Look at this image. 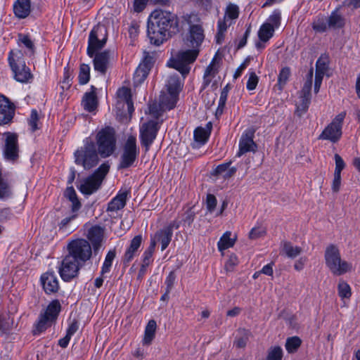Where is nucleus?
<instances>
[{
  "instance_id": "4c0bfd02",
  "label": "nucleus",
  "mask_w": 360,
  "mask_h": 360,
  "mask_svg": "<svg viewBox=\"0 0 360 360\" xmlns=\"http://www.w3.org/2000/svg\"><path fill=\"white\" fill-rule=\"evenodd\" d=\"M65 196L72 202V212L78 211L81 207V203L78 200L77 193L72 186L68 187L65 191Z\"/></svg>"
},
{
  "instance_id": "9b49d317",
  "label": "nucleus",
  "mask_w": 360,
  "mask_h": 360,
  "mask_svg": "<svg viewBox=\"0 0 360 360\" xmlns=\"http://www.w3.org/2000/svg\"><path fill=\"white\" fill-rule=\"evenodd\" d=\"M345 116L346 112H341L337 115L319 135V139L328 140L333 143L338 141L342 136V123Z\"/></svg>"
},
{
  "instance_id": "c03bdc74",
  "label": "nucleus",
  "mask_w": 360,
  "mask_h": 360,
  "mask_svg": "<svg viewBox=\"0 0 360 360\" xmlns=\"http://www.w3.org/2000/svg\"><path fill=\"white\" fill-rule=\"evenodd\" d=\"M302 341L297 336L288 338L285 342V349L289 353H294L301 345Z\"/></svg>"
},
{
  "instance_id": "39448f33",
  "label": "nucleus",
  "mask_w": 360,
  "mask_h": 360,
  "mask_svg": "<svg viewBox=\"0 0 360 360\" xmlns=\"http://www.w3.org/2000/svg\"><path fill=\"white\" fill-rule=\"evenodd\" d=\"M191 48V49L179 51L175 57L167 62V65L178 70L184 78L190 72V64L195 60L200 52V47Z\"/></svg>"
},
{
  "instance_id": "58836bf2",
  "label": "nucleus",
  "mask_w": 360,
  "mask_h": 360,
  "mask_svg": "<svg viewBox=\"0 0 360 360\" xmlns=\"http://www.w3.org/2000/svg\"><path fill=\"white\" fill-rule=\"evenodd\" d=\"M282 251L284 254L290 258H295L298 256L302 251V248L299 246H293L290 242H283Z\"/></svg>"
},
{
  "instance_id": "6e6552de",
  "label": "nucleus",
  "mask_w": 360,
  "mask_h": 360,
  "mask_svg": "<svg viewBox=\"0 0 360 360\" xmlns=\"http://www.w3.org/2000/svg\"><path fill=\"white\" fill-rule=\"evenodd\" d=\"M68 255L84 265L92 256L93 248L89 241L77 238L70 241L67 245Z\"/></svg>"
},
{
  "instance_id": "ea45409f",
  "label": "nucleus",
  "mask_w": 360,
  "mask_h": 360,
  "mask_svg": "<svg viewBox=\"0 0 360 360\" xmlns=\"http://www.w3.org/2000/svg\"><path fill=\"white\" fill-rule=\"evenodd\" d=\"M290 75V68L288 67L283 68L278 74L277 84L275 85L274 88H276L278 91H281L287 84Z\"/></svg>"
},
{
  "instance_id": "79ce46f5",
  "label": "nucleus",
  "mask_w": 360,
  "mask_h": 360,
  "mask_svg": "<svg viewBox=\"0 0 360 360\" xmlns=\"http://www.w3.org/2000/svg\"><path fill=\"white\" fill-rule=\"evenodd\" d=\"M115 250H110L105 258V261L101 267V274L103 275L105 274L108 273L110 271V268L112 264V261L115 257Z\"/></svg>"
},
{
  "instance_id": "de8ad7c7",
  "label": "nucleus",
  "mask_w": 360,
  "mask_h": 360,
  "mask_svg": "<svg viewBox=\"0 0 360 360\" xmlns=\"http://www.w3.org/2000/svg\"><path fill=\"white\" fill-rule=\"evenodd\" d=\"M328 27V21L323 17H317L312 23V28L316 32H324Z\"/></svg>"
},
{
  "instance_id": "1a4fd4ad",
  "label": "nucleus",
  "mask_w": 360,
  "mask_h": 360,
  "mask_svg": "<svg viewBox=\"0 0 360 360\" xmlns=\"http://www.w3.org/2000/svg\"><path fill=\"white\" fill-rule=\"evenodd\" d=\"M139 154V148L134 136H128L122 147L118 169H127L132 167Z\"/></svg>"
},
{
  "instance_id": "4be33fe9",
  "label": "nucleus",
  "mask_w": 360,
  "mask_h": 360,
  "mask_svg": "<svg viewBox=\"0 0 360 360\" xmlns=\"http://www.w3.org/2000/svg\"><path fill=\"white\" fill-rule=\"evenodd\" d=\"M41 283L44 292L48 294H53L58 292L59 284L57 276L54 272H46L41 276Z\"/></svg>"
},
{
  "instance_id": "f8f14e48",
  "label": "nucleus",
  "mask_w": 360,
  "mask_h": 360,
  "mask_svg": "<svg viewBox=\"0 0 360 360\" xmlns=\"http://www.w3.org/2000/svg\"><path fill=\"white\" fill-rule=\"evenodd\" d=\"M160 126L155 120H150L143 123L140 127L139 139L141 146L145 148V153L148 152L150 148L156 139Z\"/></svg>"
},
{
  "instance_id": "0eeeda50",
  "label": "nucleus",
  "mask_w": 360,
  "mask_h": 360,
  "mask_svg": "<svg viewBox=\"0 0 360 360\" xmlns=\"http://www.w3.org/2000/svg\"><path fill=\"white\" fill-rule=\"evenodd\" d=\"M109 169L110 165L108 163L102 164L92 175L82 181L78 186L79 191L86 195H89L96 192L100 188Z\"/></svg>"
},
{
  "instance_id": "393cba45",
  "label": "nucleus",
  "mask_w": 360,
  "mask_h": 360,
  "mask_svg": "<svg viewBox=\"0 0 360 360\" xmlns=\"http://www.w3.org/2000/svg\"><path fill=\"white\" fill-rule=\"evenodd\" d=\"M178 96L174 93L162 92L160 96L159 105L162 110H169L174 108L178 101Z\"/></svg>"
},
{
  "instance_id": "20e7f679",
  "label": "nucleus",
  "mask_w": 360,
  "mask_h": 360,
  "mask_svg": "<svg viewBox=\"0 0 360 360\" xmlns=\"http://www.w3.org/2000/svg\"><path fill=\"white\" fill-rule=\"evenodd\" d=\"M324 257L327 267L333 275L340 276L352 269V264L341 259L338 248L333 244L326 248Z\"/></svg>"
},
{
  "instance_id": "c85d7f7f",
  "label": "nucleus",
  "mask_w": 360,
  "mask_h": 360,
  "mask_svg": "<svg viewBox=\"0 0 360 360\" xmlns=\"http://www.w3.org/2000/svg\"><path fill=\"white\" fill-rule=\"evenodd\" d=\"M221 60V57L217 53L204 72V86L208 85L210 82V80L207 79V77H214L218 72L219 65Z\"/></svg>"
},
{
  "instance_id": "603ef678",
  "label": "nucleus",
  "mask_w": 360,
  "mask_h": 360,
  "mask_svg": "<svg viewBox=\"0 0 360 360\" xmlns=\"http://www.w3.org/2000/svg\"><path fill=\"white\" fill-rule=\"evenodd\" d=\"M281 20V11L278 9H276L273 11L272 14L267 19L266 23H270L274 27V29L278 28L280 26Z\"/></svg>"
},
{
  "instance_id": "5701e85b",
  "label": "nucleus",
  "mask_w": 360,
  "mask_h": 360,
  "mask_svg": "<svg viewBox=\"0 0 360 360\" xmlns=\"http://www.w3.org/2000/svg\"><path fill=\"white\" fill-rule=\"evenodd\" d=\"M143 238L141 235L136 236L131 241L129 246L127 248L123 257L122 262L124 265L127 266L129 263L136 255L139 248L141 245Z\"/></svg>"
},
{
  "instance_id": "4468645a",
  "label": "nucleus",
  "mask_w": 360,
  "mask_h": 360,
  "mask_svg": "<svg viewBox=\"0 0 360 360\" xmlns=\"http://www.w3.org/2000/svg\"><path fill=\"white\" fill-rule=\"evenodd\" d=\"M313 69L308 74L306 82L300 92V101L296 105L295 113L298 117H302L308 110L311 103V89L312 86Z\"/></svg>"
},
{
  "instance_id": "0e129e2a",
  "label": "nucleus",
  "mask_w": 360,
  "mask_h": 360,
  "mask_svg": "<svg viewBox=\"0 0 360 360\" xmlns=\"http://www.w3.org/2000/svg\"><path fill=\"white\" fill-rule=\"evenodd\" d=\"M250 60V58L248 57L236 69L234 75L233 79H236L242 75L243 71L248 67Z\"/></svg>"
},
{
  "instance_id": "bb28decb",
  "label": "nucleus",
  "mask_w": 360,
  "mask_h": 360,
  "mask_svg": "<svg viewBox=\"0 0 360 360\" xmlns=\"http://www.w3.org/2000/svg\"><path fill=\"white\" fill-rule=\"evenodd\" d=\"M30 8V0H17L13 5L14 13L19 18H25L28 16L31 11Z\"/></svg>"
},
{
  "instance_id": "423d86ee",
  "label": "nucleus",
  "mask_w": 360,
  "mask_h": 360,
  "mask_svg": "<svg viewBox=\"0 0 360 360\" xmlns=\"http://www.w3.org/2000/svg\"><path fill=\"white\" fill-rule=\"evenodd\" d=\"M98 152L101 158L110 157L116 148V136L113 128L107 127L100 130L96 136Z\"/></svg>"
},
{
  "instance_id": "a878e982",
  "label": "nucleus",
  "mask_w": 360,
  "mask_h": 360,
  "mask_svg": "<svg viewBox=\"0 0 360 360\" xmlns=\"http://www.w3.org/2000/svg\"><path fill=\"white\" fill-rule=\"evenodd\" d=\"M128 194L129 192L127 191L119 192L108 203L107 211L117 212L124 208L127 202Z\"/></svg>"
},
{
  "instance_id": "f704fd0d",
  "label": "nucleus",
  "mask_w": 360,
  "mask_h": 360,
  "mask_svg": "<svg viewBox=\"0 0 360 360\" xmlns=\"http://www.w3.org/2000/svg\"><path fill=\"white\" fill-rule=\"evenodd\" d=\"M167 87V91L176 94L179 96V94L183 87V83L177 75H173L169 76Z\"/></svg>"
},
{
  "instance_id": "bf43d9fd",
  "label": "nucleus",
  "mask_w": 360,
  "mask_h": 360,
  "mask_svg": "<svg viewBox=\"0 0 360 360\" xmlns=\"http://www.w3.org/2000/svg\"><path fill=\"white\" fill-rule=\"evenodd\" d=\"M266 234V231L264 228L262 227H255L251 229L249 233V237L250 239H257L262 236H264Z\"/></svg>"
},
{
  "instance_id": "4d7b16f0",
  "label": "nucleus",
  "mask_w": 360,
  "mask_h": 360,
  "mask_svg": "<svg viewBox=\"0 0 360 360\" xmlns=\"http://www.w3.org/2000/svg\"><path fill=\"white\" fill-rule=\"evenodd\" d=\"M232 163L231 161L219 165L217 167H215L212 172H211V174L213 176H219L222 174H225L226 171L229 169L231 164Z\"/></svg>"
},
{
  "instance_id": "f3484780",
  "label": "nucleus",
  "mask_w": 360,
  "mask_h": 360,
  "mask_svg": "<svg viewBox=\"0 0 360 360\" xmlns=\"http://www.w3.org/2000/svg\"><path fill=\"white\" fill-rule=\"evenodd\" d=\"M255 137V130L248 129L244 131L239 141V150L236 154L237 157H240L248 152H255L257 148L253 139Z\"/></svg>"
},
{
  "instance_id": "5fc2aeb1",
  "label": "nucleus",
  "mask_w": 360,
  "mask_h": 360,
  "mask_svg": "<svg viewBox=\"0 0 360 360\" xmlns=\"http://www.w3.org/2000/svg\"><path fill=\"white\" fill-rule=\"evenodd\" d=\"M217 204V198L213 194L207 193L206 197L207 212L209 213H212L215 210Z\"/></svg>"
},
{
  "instance_id": "c9c22d12",
  "label": "nucleus",
  "mask_w": 360,
  "mask_h": 360,
  "mask_svg": "<svg viewBox=\"0 0 360 360\" xmlns=\"http://www.w3.org/2000/svg\"><path fill=\"white\" fill-rule=\"evenodd\" d=\"M345 24V18L335 10L331 13L328 19V27L337 29L342 28Z\"/></svg>"
},
{
  "instance_id": "7c9ffc66",
  "label": "nucleus",
  "mask_w": 360,
  "mask_h": 360,
  "mask_svg": "<svg viewBox=\"0 0 360 360\" xmlns=\"http://www.w3.org/2000/svg\"><path fill=\"white\" fill-rule=\"evenodd\" d=\"M239 15V8L238 6L229 4L225 11V14L223 19H219L218 21H224L228 26L233 24V20L237 19Z\"/></svg>"
},
{
  "instance_id": "473e14b6",
  "label": "nucleus",
  "mask_w": 360,
  "mask_h": 360,
  "mask_svg": "<svg viewBox=\"0 0 360 360\" xmlns=\"http://www.w3.org/2000/svg\"><path fill=\"white\" fill-rule=\"evenodd\" d=\"M61 305L58 300H54L47 306L46 311L43 315L54 322L60 311Z\"/></svg>"
},
{
  "instance_id": "b1692460",
  "label": "nucleus",
  "mask_w": 360,
  "mask_h": 360,
  "mask_svg": "<svg viewBox=\"0 0 360 360\" xmlns=\"http://www.w3.org/2000/svg\"><path fill=\"white\" fill-rule=\"evenodd\" d=\"M173 235V226L169 225L162 229L157 231L155 234L152 236V238L156 242L161 243L162 250H165L169 245Z\"/></svg>"
},
{
  "instance_id": "09e8293b",
  "label": "nucleus",
  "mask_w": 360,
  "mask_h": 360,
  "mask_svg": "<svg viewBox=\"0 0 360 360\" xmlns=\"http://www.w3.org/2000/svg\"><path fill=\"white\" fill-rule=\"evenodd\" d=\"M338 291L339 296L343 298H350L352 295L351 288L349 285L345 281H340L338 286Z\"/></svg>"
},
{
  "instance_id": "ddd939ff",
  "label": "nucleus",
  "mask_w": 360,
  "mask_h": 360,
  "mask_svg": "<svg viewBox=\"0 0 360 360\" xmlns=\"http://www.w3.org/2000/svg\"><path fill=\"white\" fill-rule=\"evenodd\" d=\"M83 266L67 254L61 262L58 272L64 281L69 282L78 276L79 271Z\"/></svg>"
},
{
  "instance_id": "864d4df0",
  "label": "nucleus",
  "mask_w": 360,
  "mask_h": 360,
  "mask_svg": "<svg viewBox=\"0 0 360 360\" xmlns=\"http://www.w3.org/2000/svg\"><path fill=\"white\" fill-rule=\"evenodd\" d=\"M39 117L37 111L36 110L33 109L31 111V114H30V118L28 120L29 125L32 131H35L36 130L39 129Z\"/></svg>"
},
{
  "instance_id": "aec40b11",
  "label": "nucleus",
  "mask_w": 360,
  "mask_h": 360,
  "mask_svg": "<svg viewBox=\"0 0 360 360\" xmlns=\"http://www.w3.org/2000/svg\"><path fill=\"white\" fill-rule=\"evenodd\" d=\"M153 57L150 56H145L134 72V82L135 84H141L146 79L153 66Z\"/></svg>"
},
{
  "instance_id": "dca6fc26",
  "label": "nucleus",
  "mask_w": 360,
  "mask_h": 360,
  "mask_svg": "<svg viewBox=\"0 0 360 360\" xmlns=\"http://www.w3.org/2000/svg\"><path fill=\"white\" fill-rule=\"evenodd\" d=\"M4 136H5L4 156L8 161L15 162L19 158L18 135L15 133L6 132L4 134Z\"/></svg>"
},
{
  "instance_id": "7ed1b4c3",
  "label": "nucleus",
  "mask_w": 360,
  "mask_h": 360,
  "mask_svg": "<svg viewBox=\"0 0 360 360\" xmlns=\"http://www.w3.org/2000/svg\"><path fill=\"white\" fill-rule=\"evenodd\" d=\"M74 155L76 165L82 166L84 169L94 167L99 161L96 144L90 138L84 140V146L78 148Z\"/></svg>"
},
{
  "instance_id": "69168bd1",
  "label": "nucleus",
  "mask_w": 360,
  "mask_h": 360,
  "mask_svg": "<svg viewBox=\"0 0 360 360\" xmlns=\"http://www.w3.org/2000/svg\"><path fill=\"white\" fill-rule=\"evenodd\" d=\"M8 193L9 188L8 184L1 178V172L0 171V198L7 196Z\"/></svg>"
},
{
  "instance_id": "c756f323",
  "label": "nucleus",
  "mask_w": 360,
  "mask_h": 360,
  "mask_svg": "<svg viewBox=\"0 0 360 360\" xmlns=\"http://www.w3.org/2000/svg\"><path fill=\"white\" fill-rule=\"evenodd\" d=\"M96 88L91 86V91L86 92L82 99V104L84 109L89 112L94 111L97 106V100L95 93Z\"/></svg>"
},
{
  "instance_id": "13d9d810",
  "label": "nucleus",
  "mask_w": 360,
  "mask_h": 360,
  "mask_svg": "<svg viewBox=\"0 0 360 360\" xmlns=\"http://www.w3.org/2000/svg\"><path fill=\"white\" fill-rule=\"evenodd\" d=\"M20 41L26 48L28 49L30 54L34 53V43L27 35H20Z\"/></svg>"
},
{
  "instance_id": "6ab92c4d",
  "label": "nucleus",
  "mask_w": 360,
  "mask_h": 360,
  "mask_svg": "<svg viewBox=\"0 0 360 360\" xmlns=\"http://www.w3.org/2000/svg\"><path fill=\"white\" fill-rule=\"evenodd\" d=\"M93 57L94 70L102 75H105L110 63V51L105 50L102 52L95 53Z\"/></svg>"
},
{
  "instance_id": "6e6d98bb",
  "label": "nucleus",
  "mask_w": 360,
  "mask_h": 360,
  "mask_svg": "<svg viewBox=\"0 0 360 360\" xmlns=\"http://www.w3.org/2000/svg\"><path fill=\"white\" fill-rule=\"evenodd\" d=\"M259 82V77L254 71L250 72L249 78L247 82L246 87L248 90L252 91L256 89Z\"/></svg>"
},
{
  "instance_id": "72a5a7b5",
  "label": "nucleus",
  "mask_w": 360,
  "mask_h": 360,
  "mask_svg": "<svg viewBox=\"0 0 360 360\" xmlns=\"http://www.w3.org/2000/svg\"><path fill=\"white\" fill-rule=\"evenodd\" d=\"M14 321L12 314L3 312L0 314V330L2 333H8L13 327Z\"/></svg>"
},
{
  "instance_id": "f03ea898",
  "label": "nucleus",
  "mask_w": 360,
  "mask_h": 360,
  "mask_svg": "<svg viewBox=\"0 0 360 360\" xmlns=\"http://www.w3.org/2000/svg\"><path fill=\"white\" fill-rule=\"evenodd\" d=\"M183 23L187 25L185 44L188 47H200L202 43V14L191 12L183 15Z\"/></svg>"
},
{
  "instance_id": "8fccbe9b",
  "label": "nucleus",
  "mask_w": 360,
  "mask_h": 360,
  "mask_svg": "<svg viewBox=\"0 0 360 360\" xmlns=\"http://www.w3.org/2000/svg\"><path fill=\"white\" fill-rule=\"evenodd\" d=\"M202 146V127H198L193 134V141L191 146L193 149H198Z\"/></svg>"
},
{
  "instance_id": "3c124183",
  "label": "nucleus",
  "mask_w": 360,
  "mask_h": 360,
  "mask_svg": "<svg viewBox=\"0 0 360 360\" xmlns=\"http://www.w3.org/2000/svg\"><path fill=\"white\" fill-rule=\"evenodd\" d=\"M282 357V349L279 346H276L269 349L266 360H281Z\"/></svg>"
},
{
  "instance_id": "f257e3e1",
  "label": "nucleus",
  "mask_w": 360,
  "mask_h": 360,
  "mask_svg": "<svg viewBox=\"0 0 360 360\" xmlns=\"http://www.w3.org/2000/svg\"><path fill=\"white\" fill-rule=\"evenodd\" d=\"M147 32L150 43L160 46L179 32V18L169 11L155 10L148 19Z\"/></svg>"
},
{
  "instance_id": "774afa93",
  "label": "nucleus",
  "mask_w": 360,
  "mask_h": 360,
  "mask_svg": "<svg viewBox=\"0 0 360 360\" xmlns=\"http://www.w3.org/2000/svg\"><path fill=\"white\" fill-rule=\"evenodd\" d=\"M148 0H134V9L136 12H141L146 7Z\"/></svg>"
},
{
  "instance_id": "2f4dec72",
  "label": "nucleus",
  "mask_w": 360,
  "mask_h": 360,
  "mask_svg": "<svg viewBox=\"0 0 360 360\" xmlns=\"http://www.w3.org/2000/svg\"><path fill=\"white\" fill-rule=\"evenodd\" d=\"M231 231H226L220 238L219 240L217 243V247L220 252H223L224 250L232 248L237 240L236 236H233L231 237Z\"/></svg>"
},
{
  "instance_id": "49530a36",
  "label": "nucleus",
  "mask_w": 360,
  "mask_h": 360,
  "mask_svg": "<svg viewBox=\"0 0 360 360\" xmlns=\"http://www.w3.org/2000/svg\"><path fill=\"white\" fill-rule=\"evenodd\" d=\"M229 27L224 21L217 22V32L215 37L217 44H221L224 42L225 34Z\"/></svg>"
},
{
  "instance_id": "2eb2a0df",
  "label": "nucleus",
  "mask_w": 360,
  "mask_h": 360,
  "mask_svg": "<svg viewBox=\"0 0 360 360\" xmlns=\"http://www.w3.org/2000/svg\"><path fill=\"white\" fill-rule=\"evenodd\" d=\"M84 228L86 240L89 242L94 254L96 255L103 242L105 229L98 225L90 226L87 224L84 225Z\"/></svg>"
},
{
  "instance_id": "e433bc0d",
  "label": "nucleus",
  "mask_w": 360,
  "mask_h": 360,
  "mask_svg": "<svg viewBox=\"0 0 360 360\" xmlns=\"http://www.w3.org/2000/svg\"><path fill=\"white\" fill-rule=\"evenodd\" d=\"M274 30V27L270 23H264L258 32V37L260 41L263 42L269 41L273 37Z\"/></svg>"
},
{
  "instance_id": "a18cd8bd",
  "label": "nucleus",
  "mask_w": 360,
  "mask_h": 360,
  "mask_svg": "<svg viewBox=\"0 0 360 360\" xmlns=\"http://www.w3.org/2000/svg\"><path fill=\"white\" fill-rule=\"evenodd\" d=\"M80 84H86L90 79V68L86 64H82L79 67V73L78 76Z\"/></svg>"
},
{
  "instance_id": "37998d69",
  "label": "nucleus",
  "mask_w": 360,
  "mask_h": 360,
  "mask_svg": "<svg viewBox=\"0 0 360 360\" xmlns=\"http://www.w3.org/2000/svg\"><path fill=\"white\" fill-rule=\"evenodd\" d=\"M328 56L322 54L316 63V72L324 75L328 70Z\"/></svg>"
},
{
  "instance_id": "9d476101",
  "label": "nucleus",
  "mask_w": 360,
  "mask_h": 360,
  "mask_svg": "<svg viewBox=\"0 0 360 360\" xmlns=\"http://www.w3.org/2000/svg\"><path fill=\"white\" fill-rule=\"evenodd\" d=\"M108 39L106 27L103 25H97L90 32L88 41L87 54L93 58L94 53L101 49Z\"/></svg>"
},
{
  "instance_id": "a211bd4d",
  "label": "nucleus",
  "mask_w": 360,
  "mask_h": 360,
  "mask_svg": "<svg viewBox=\"0 0 360 360\" xmlns=\"http://www.w3.org/2000/svg\"><path fill=\"white\" fill-rule=\"evenodd\" d=\"M11 53L12 52L10 53L8 61L14 73L15 79L20 82H28L29 79L32 77L30 69L26 67L25 63L22 61L15 63L13 58L11 56Z\"/></svg>"
},
{
  "instance_id": "052dcab7",
  "label": "nucleus",
  "mask_w": 360,
  "mask_h": 360,
  "mask_svg": "<svg viewBox=\"0 0 360 360\" xmlns=\"http://www.w3.org/2000/svg\"><path fill=\"white\" fill-rule=\"evenodd\" d=\"M335 168L334 173L341 174V172L345 167L343 159L338 154H335Z\"/></svg>"
},
{
  "instance_id": "412c9836",
  "label": "nucleus",
  "mask_w": 360,
  "mask_h": 360,
  "mask_svg": "<svg viewBox=\"0 0 360 360\" xmlns=\"http://www.w3.org/2000/svg\"><path fill=\"white\" fill-rule=\"evenodd\" d=\"M14 105L4 96H0V124H6L11 121L14 115Z\"/></svg>"
},
{
  "instance_id": "e2e57ef3",
  "label": "nucleus",
  "mask_w": 360,
  "mask_h": 360,
  "mask_svg": "<svg viewBox=\"0 0 360 360\" xmlns=\"http://www.w3.org/2000/svg\"><path fill=\"white\" fill-rule=\"evenodd\" d=\"M117 94L119 97L122 98L125 103L131 100V90L127 87H122L118 90Z\"/></svg>"
},
{
  "instance_id": "cd10ccee",
  "label": "nucleus",
  "mask_w": 360,
  "mask_h": 360,
  "mask_svg": "<svg viewBox=\"0 0 360 360\" xmlns=\"http://www.w3.org/2000/svg\"><path fill=\"white\" fill-rule=\"evenodd\" d=\"M157 329L156 321L153 319L150 320L144 330V335L142 340V344L144 346H149L155 339Z\"/></svg>"
},
{
  "instance_id": "338daca9",
  "label": "nucleus",
  "mask_w": 360,
  "mask_h": 360,
  "mask_svg": "<svg viewBox=\"0 0 360 360\" xmlns=\"http://www.w3.org/2000/svg\"><path fill=\"white\" fill-rule=\"evenodd\" d=\"M176 274L174 271H171L165 279L166 289L172 290L175 283Z\"/></svg>"
},
{
  "instance_id": "680f3d73",
  "label": "nucleus",
  "mask_w": 360,
  "mask_h": 360,
  "mask_svg": "<svg viewBox=\"0 0 360 360\" xmlns=\"http://www.w3.org/2000/svg\"><path fill=\"white\" fill-rule=\"evenodd\" d=\"M77 216V214H73L70 217L64 218L58 224L59 229H64L66 231L68 229L69 224L76 219Z\"/></svg>"
},
{
  "instance_id": "a19ab883",
  "label": "nucleus",
  "mask_w": 360,
  "mask_h": 360,
  "mask_svg": "<svg viewBox=\"0 0 360 360\" xmlns=\"http://www.w3.org/2000/svg\"><path fill=\"white\" fill-rule=\"evenodd\" d=\"M52 323L53 321L51 320H50L46 316L41 314L39 317V320L35 325L36 329L34 330V334H36L37 333H40L44 331L47 328L51 326Z\"/></svg>"
}]
</instances>
